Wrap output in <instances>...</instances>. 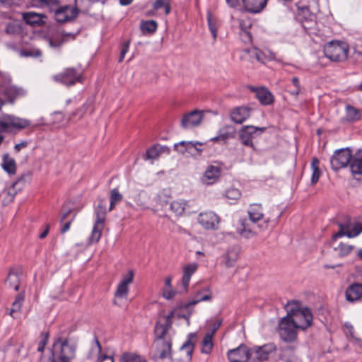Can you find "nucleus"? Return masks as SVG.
<instances>
[{
  "label": "nucleus",
  "mask_w": 362,
  "mask_h": 362,
  "mask_svg": "<svg viewBox=\"0 0 362 362\" xmlns=\"http://www.w3.org/2000/svg\"><path fill=\"white\" fill-rule=\"evenodd\" d=\"M76 347V343L70 338L69 333L59 332L53 343L50 362H71Z\"/></svg>",
  "instance_id": "nucleus-1"
},
{
  "label": "nucleus",
  "mask_w": 362,
  "mask_h": 362,
  "mask_svg": "<svg viewBox=\"0 0 362 362\" xmlns=\"http://www.w3.org/2000/svg\"><path fill=\"white\" fill-rule=\"evenodd\" d=\"M153 358L156 361L168 360L172 362V339L163 327L154 328Z\"/></svg>",
  "instance_id": "nucleus-2"
},
{
  "label": "nucleus",
  "mask_w": 362,
  "mask_h": 362,
  "mask_svg": "<svg viewBox=\"0 0 362 362\" xmlns=\"http://www.w3.org/2000/svg\"><path fill=\"white\" fill-rule=\"evenodd\" d=\"M324 53L332 62H344L348 57L349 46L343 41L332 40L325 45Z\"/></svg>",
  "instance_id": "nucleus-3"
},
{
  "label": "nucleus",
  "mask_w": 362,
  "mask_h": 362,
  "mask_svg": "<svg viewBox=\"0 0 362 362\" xmlns=\"http://www.w3.org/2000/svg\"><path fill=\"white\" fill-rule=\"evenodd\" d=\"M287 315L298 329L304 330L312 325L313 315L308 308L287 309Z\"/></svg>",
  "instance_id": "nucleus-4"
},
{
  "label": "nucleus",
  "mask_w": 362,
  "mask_h": 362,
  "mask_svg": "<svg viewBox=\"0 0 362 362\" xmlns=\"http://www.w3.org/2000/svg\"><path fill=\"white\" fill-rule=\"evenodd\" d=\"M106 213L105 202L101 200L95 209L96 220L90 236V242L91 243H98L100 239L102 231L104 228Z\"/></svg>",
  "instance_id": "nucleus-5"
},
{
  "label": "nucleus",
  "mask_w": 362,
  "mask_h": 362,
  "mask_svg": "<svg viewBox=\"0 0 362 362\" xmlns=\"http://www.w3.org/2000/svg\"><path fill=\"white\" fill-rule=\"evenodd\" d=\"M19 93L20 90L11 85L10 76L0 71V94L4 95L7 100L12 103L19 95ZM4 103V101L0 98V110Z\"/></svg>",
  "instance_id": "nucleus-6"
},
{
  "label": "nucleus",
  "mask_w": 362,
  "mask_h": 362,
  "mask_svg": "<svg viewBox=\"0 0 362 362\" xmlns=\"http://www.w3.org/2000/svg\"><path fill=\"white\" fill-rule=\"evenodd\" d=\"M352 151L350 148L336 150L330 158L331 168L334 171L346 168L352 158Z\"/></svg>",
  "instance_id": "nucleus-7"
},
{
  "label": "nucleus",
  "mask_w": 362,
  "mask_h": 362,
  "mask_svg": "<svg viewBox=\"0 0 362 362\" xmlns=\"http://www.w3.org/2000/svg\"><path fill=\"white\" fill-rule=\"evenodd\" d=\"M266 130V127H257L252 125L242 127L239 131V139L244 146L255 148L252 139Z\"/></svg>",
  "instance_id": "nucleus-8"
},
{
  "label": "nucleus",
  "mask_w": 362,
  "mask_h": 362,
  "mask_svg": "<svg viewBox=\"0 0 362 362\" xmlns=\"http://www.w3.org/2000/svg\"><path fill=\"white\" fill-rule=\"evenodd\" d=\"M298 329L290 316L284 317L279 322V334L281 338L286 342H291L296 339Z\"/></svg>",
  "instance_id": "nucleus-9"
},
{
  "label": "nucleus",
  "mask_w": 362,
  "mask_h": 362,
  "mask_svg": "<svg viewBox=\"0 0 362 362\" xmlns=\"http://www.w3.org/2000/svg\"><path fill=\"white\" fill-rule=\"evenodd\" d=\"M30 125V122L28 119L15 117L11 115H4L0 118L1 132H8L9 127L18 129H25Z\"/></svg>",
  "instance_id": "nucleus-10"
},
{
  "label": "nucleus",
  "mask_w": 362,
  "mask_h": 362,
  "mask_svg": "<svg viewBox=\"0 0 362 362\" xmlns=\"http://www.w3.org/2000/svg\"><path fill=\"white\" fill-rule=\"evenodd\" d=\"M101 349V345L97 337H95L91 346L80 353L76 358V362H95L98 360Z\"/></svg>",
  "instance_id": "nucleus-11"
},
{
  "label": "nucleus",
  "mask_w": 362,
  "mask_h": 362,
  "mask_svg": "<svg viewBox=\"0 0 362 362\" xmlns=\"http://www.w3.org/2000/svg\"><path fill=\"white\" fill-rule=\"evenodd\" d=\"M276 351L273 344H264L262 346H255L250 349V360L252 362L267 361L272 354Z\"/></svg>",
  "instance_id": "nucleus-12"
},
{
  "label": "nucleus",
  "mask_w": 362,
  "mask_h": 362,
  "mask_svg": "<svg viewBox=\"0 0 362 362\" xmlns=\"http://www.w3.org/2000/svg\"><path fill=\"white\" fill-rule=\"evenodd\" d=\"M219 222V217L212 211L200 213L198 216V223L206 230H216Z\"/></svg>",
  "instance_id": "nucleus-13"
},
{
  "label": "nucleus",
  "mask_w": 362,
  "mask_h": 362,
  "mask_svg": "<svg viewBox=\"0 0 362 362\" xmlns=\"http://www.w3.org/2000/svg\"><path fill=\"white\" fill-rule=\"evenodd\" d=\"M78 10L76 7L64 6L55 9V20L59 23H64L74 20L77 17Z\"/></svg>",
  "instance_id": "nucleus-14"
},
{
  "label": "nucleus",
  "mask_w": 362,
  "mask_h": 362,
  "mask_svg": "<svg viewBox=\"0 0 362 362\" xmlns=\"http://www.w3.org/2000/svg\"><path fill=\"white\" fill-rule=\"evenodd\" d=\"M54 80L66 86H72L76 82H81V76L74 68H67L62 73L54 76Z\"/></svg>",
  "instance_id": "nucleus-15"
},
{
  "label": "nucleus",
  "mask_w": 362,
  "mask_h": 362,
  "mask_svg": "<svg viewBox=\"0 0 362 362\" xmlns=\"http://www.w3.org/2000/svg\"><path fill=\"white\" fill-rule=\"evenodd\" d=\"M227 356L230 362H247L250 359V349L243 344L235 349L229 350Z\"/></svg>",
  "instance_id": "nucleus-16"
},
{
  "label": "nucleus",
  "mask_w": 362,
  "mask_h": 362,
  "mask_svg": "<svg viewBox=\"0 0 362 362\" xmlns=\"http://www.w3.org/2000/svg\"><path fill=\"white\" fill-rule=\"evenodd\" d=\"M339 230L332 236L334 240L344 235L354 238L362 232V223L361 222L354 223L351 228H349L348 225L343 223H339Z\"/></svg>",
  "instance_id": "nucleus-17"
},
{
  "label": "nucleus",
  "mask_w": 362,
  "mask_h": 362,
  "mask_svg": "<svg viewBox=\"0 0 362 362\" xmlns=\"http://www.w3.org/2000/svg\"><path fill=\"white\" fill-rule=\"evenodd\" d=\"M204 117V112L194 110L187 114H185L182 120L181 126L185 128H190L199 125Z\"/></svg>",
  "instance_id": "nucleus-18"
},
{
  "label": "nucleus",
  "mask_w": 362,
  "mask_h": 362,
  "mask_svg": "<svg viewBox=\"0 0 362 362\" xmlns=\"http://www.w3.org/2000/svg\"><path fill=\"white\" fill-rule=\"evenodd\" d=\"M221 173V170L219 167L210 165L202 177V182L207 185H213L219 180Z\"/></svg>",
  "instance_id": "nucleus-19"
},
{
  "label": "nucleus",
  "mask_w": 362,
  "mask_h": 362,
  "mask_svg": "<svg viewBox=\"0 0 362 362\" xmlns=\"http://www.w3.org/2000/svg\"><path fill=\"white\" fill-rule=\"evenodd\" d=\"M22 274V269L20 267H13L9 270L5 284L9 288L18 291L20 286V276Z\"/></svg>",
  "instance_id": "nucleus-20"
},
{
  "label": "nucleus",
  "mask_w": 362,
  "mask_h": 362,
  "mask_svg": "<svg viewBox=\"0 0 362 362\" xmlns=\"http://www.w3.org/2000/svg\"><path fill=\"white\" fill-rule=\"evenodd\" d=\"M250 108L245 106L237 107L230 111V119L236 124H242L250 117Z\"/></svg>",
  "instance_id": "nucleus-21"
},
{
  "label": "nucleus",
  "mask_w": 362,
  "mask_h": 362,
  "mask_svg": "<svg viewBox=\"0 0 362 362\" xmlns=\"http://www.w3.org/2000/svg\"><path fill=\"white\" fill-rule=\"evenodd\" d=\"M250 90L256 93V98L262 105H269L274 103V95L267 88L251 87Z\"/></svg>",
  "instance_id": "nucleus-22"
},
{
  "label": "nucleus",
  "mask_w": 362,
  "mask_h": 362,
  "mask_svg": "<svg viewBox=\"0 0 362 362\" xmlns=\"http://www.w3.org/2000/svg\"><path fill=\"white\" fill-rule=\"evenodd\" d=\"M25 175L21 176L16 182H13L11 186L4 189L0 194V198L3 205H8L11 203L17 194L16 186L24 179Z\"/></svg>",
  "instance_id": "nucleus-23"
},
{
  "label": "nucleus",
  "mask_w": 362,
  "mask_h": 362,
  "mask_svg": "<svg viewBox=\"0 0 362 362\" xmlns=\"http://www.w3.org/2000/svg\"><path fill=\"white\" fill-rule=\"evenodd\" d=\"M243 7L250 13H259L267 6L268 0H242Z\"/></svg>",
  "instance_id": "nucleus-24"
},
{
  "label": "nucleus",
  "mask_w": 362,
  "mask_h": 362,
  "mask_svg": "<svg viewBox=\"0 0 362 362\" xmlns=\"http://www.w3.org/2000/svg\"><path fill=\"white\" fill-rule=\"evenodd\" d=\"M236 129L232 125H226L219 130L218 134L211 139L213 141H222L226 144L227 141L235 136Z\"/></svg>",
  "instance_id": "nucleus-25"
},
{
  "label": "nucleus",
  "mask_w": 362,
  "mask_h": 362,
  "mask_svg": "<svg viewBox=\"0 0 362 362\" xmlns=\"http://www.w3.org/2000/svg\"><path fill=\"white\" fill-rule=\"evenodd\" d=\"M212 298L211 292L209 288H204L202 291H197L195 295V299L182 305L185 309H189L201 301L211 300Z\"/></svg>",
  "instance_id": "nucleus-26"
},
{
  "label": "nucleus",
  "mask_w": 362,
  "mask_h": 362,
  "mask_svg": "<svg viewBox=\"0 0 362 362\" xmlns=\"http://www.w3.org/2000/svg\"><path fill=\"white\" fill-rule=\"evenodd\" d=\"M346 298L350 302L362 300V284L356 283L350 285L346 290Z\"/></svg>",
  "instance_id": "nucleus-27"
},
{
  "label": "nucleus",
  "mask_w": 362,
  "mask_h": 362,
  "mask_svg": "<svg viewBox=\"0 0 362 362\" xmlns=\"http://www.w3.org/2000/svg\"><path fill=\"white\" fill-rule=\"evenodd\" d=\"M349 167L353 175H362V148L358 149L352 156Z\"/></svg>",
  "instance_id": "nucleus-28"
},
{
  "label": "nucleus",
  "mask_w": 362,
  "mask_h": 362,
  "mask_svg": "<svg viewBox=\"0 0 362 362\" xmlns=\"http://www.w3.org/2000/svg\"><path fill=\"white\" fill-rule=\"evenodd\" d=\"M196 341H197V333H195V332L189 333L187 335V340L180 347L181 351H185L189 360H191L192 358V354L194 352Z\"/></svg>",
  "instance_id": "nucleus-29"
},
{
  "label": "nucleus",
  "mask_w": 362,
  "mask_h": 362,
  "mask_svg": "<svg viewBox=\"0 0 362 362\" xmlns=\"http://www.w3.org/2000/svg\"><path fill=\"white\" fill-rule=\"evenodd\" d=\"M23 18L27 24L40 25L45 23L43 19L46 18V16L35 12H27L23 14Z\"/></svg>",
  "instance_id": "nucleus-30"
},
{
  "label": "nucleus",
  "mask_w": 362,
  "mask_h": 362,
  "mask_svg": "<svg viewBox=\"0 0 362 362\" xmlns=\"http://www.w3.org/2000/svg\"><path fill=\"white\" fill-rule=\"evenodd\" d=\"M180 144L185 146L187 153L194 156H200L203 151L202 146L204 145V143L199 141H182L180 142Z\"/></svg>",
  "instance_id": "nucleus-31"
},
{
  "label": "nucleus",
  "mask_w": 362,
  "mask_h": 362,
  "mask_svg": "<svg viewBox=\"0 0 362 362\" xmlns=\"http://www.w3.org/2000/svg\"><path fill=\"white\" fill-rule=\"evenodd\" d=\"M175 310H171L167 315L160 317L155 325V329L163 327L165 331L169 332L172 328L173 318L174 317Z\"/></svg>",
  "instance_id": "nucleus-32"
},
{
  "label": "nucleus",
  "mask_w": 362,
  "mask_h": 362,
  "mask_svg": "<svg viewBox=\"0 0 362 362\" xmlns=\"http://www.w3.org/2000/svg\"><path fill=\"white\" fill-rule=\"evenodd\" d=\"M237 230L240 235L246 238H251L255 235L251 228L249 220L247 218H242L239 221Z\"/></svg>",
  "instance_id": "nucleus-33"
},
{
  "label": "nucleus",
  "mask_w": 362,
  "mask_h": 362,
  "mask_svg": "<svg viewBox=\"0 0 362 362\" xmlns=\"http://www.w3.org/2000/svg\"><path fill=\"white\" fill-rule=\"evenodd\" d=\"M197 264L196 263L187 264L183 268V276L182 278V284L185 290L187 289L192 275L196 272Z\"/></svg>",
  "instance_id": "nucleus-34"
},
{
  "label": "nucleus",
  "mask_w": 362,
  "mask_h": 362,
  "mask_svg": "<svg viewBox=\"0 0 362 362\" xmlns=\"http://www.w3.org/2000/svg\"><path fill=\"white\" fill-rule=\"evenodd\" d=\"M2 168L9 175H14L16 172V163L14 158L9 156L8 153L3 156L2 163L1 164Z\"/></svg>",
  "instance_id": "nucleus-35"
},
{
  "label": "nucleus",
  "mask_w": 362,
  "mask_h": 362,
  "mask_svg": "<svg viewBox=\"0 0 362 362\" xmlns=\"http://www.w3.org/2000/svg\"><path fill=\"white\" fill-rule=\"evenodd\" d=\"M223 258L224 264L226 267H231L234 266L238 258V249L237 247H232L229 249L227 252L223 255Z\"/></svg>",
  "instance_id": "nucleus-36"
},
{
  "label": "nucleus",
  "mask_w": 362,
  "mask_h": 362,
  "mask_svg": "<svg viewBox=\"0 0 362 362\" xmlns=\"http://www.w3.org/2000/svg\"><path fill=\"white\" fill-rule=\"evenodd\" d=\"M248 215L250 217V220L256 223L257 221L261 220L264 214L262 211V208L260 204H252L248 210Z\"/></svg>",
  "instance_id": "nucleus-37"
},
{
  "label": "nucleus",
  "mask_w": 362,
  "mask_h": 362,
  "mask_svg": "<svg viewBox=\"0 0 362 362\" xmlns=\"http://www.w3.org/2000/svg\"><path fill=\"white\" fill-rule=\"evenodd\" d=\"M214 348L213 335L206 333L201 341V353L204 354H210Z\"/></svg>",
  "instance_id": "nucleus-38"
},
{
  "label": "nucleus",
  "mask_w": 362,
  "mask_h": 362,
  "mask_svg": "<svg viewBox=\"0 0 362 362\" xmlns=\"http://www.w3.org/2000/svg\"><path fill=\"white\" fill-rule=\"evenodd\" d=\"M360 110L352 105L346 106L345 120L349 122H354L361 119Z\"/></svg>",
  "instance_id": "nucleus-39"
},
{
  "label": "nucleus",
  "mask_w": 362,
  "mask_h": 362,
  "mask_svg": "<svg viewBox=\"0 0 362 362\" xmlns=\"http://www.w3.org/2000/svg\"><path fill=\"white\" fill-rule=\"evenodd\" d=\"M320 160L317 158L314 157L312 159L311 162V170H312V176H311V184L312 185H315L321 175V171L319 168Z\"/></svg>",
  "instance_id": "nucleus-40"
},
{
  "label": "nucleus",
  "mask_w": 362,
  "mask_h": 362,
  "mask_svg": "<svg viewBox=\"0 0 362 362\" xmlns=\"http://www.w3.org/2000/svg\"><path fill=\"white\" fill-rule=\"evenodd\" d=\"M166 148L165 146H160L159 145H153L152 147L146 151V159H156L160 153Z\"/></svg>",
  "instance_id": "nucleus-41"
},
{
  "label": "nucleus",
  "mask_w": 362,
  "mask_h": 362,
  "mask_svg": "<svg viewBox=\"0 0 362 362\" xmlns=\"http://www.w3.org/2000/svg\"><path fill=\"white\" fill-rule=\"evenodd\" d=\"M207 22L209 29L213 36L214 40H215L217 37V22L216 18L213 16L211 12L209 11L207 12Z\"/></svg>",
  "instance_id": "nucleus-42"
},
{
  "label": "nucleus",
  "mask_w": 362,
  "mask_h": 362,
  "mask_svg": "<svg viewBox=\"0 0 362 362\" xmlns=\"http://www.w3.org/2000/svg\"><path fill=\"white\" fill-rule=\"evenodd\" d=\"M140 28L144 33H153L157 30L158 23L153 20L142 21Z\"/></svg>",
  "instance_id": "nucleus-43"
},
{
  "label": "nucleus",
  "mask_w": 362,
  "mask_h": 362,
  "mask_svg": "<svg viewBox=\"0 0 362 362\" xmlns=\"http://www.w3.org/2000/svg\"><path fill=\"white\" fill-rule=\"evenodd\" d=\"M123 199V196L121 193L119 192L117 188H114L110 192V211H112L115 209V205L120 202Z\"/></svg>",
  "instance_id": "nucleus-44"
},
{
  "label": "nucleus",
  "mask_w": 362,
  "mask_h": 362,
  "mask_svg": "<svg viewBox=\"0 0 362 362\" xmlns=\"http://www.w3.org/2000/svg\"><path fill=\"white\" fill-rule=\"evenodd\" d=\"M239 26H240V28L241 31L243 32V34H244L245 35V36H241L243 40L245 42H251L252 41V36H251L250 33L248 30V28L251 26V24L250 23H247L244 20H240L239 21Z\"/></svg>",
  "instance_id": "nucleus-45"
},
{
  "label": "nucleus",
  "mask_w": 362,
  "mask_h": 362,
  "mask_svg": "<svg viewBox=\"0 0 362 362\" xmlns=\"http://www.w3.org/2000/svg\"><path fill=\"white\" fill-rule=\"evenodd\" d=\"M122 362H147L146 359L134 353H124L121 357Z\"/></svg>",
  "instance_id": "nucleus-46"
},
{
  "label": "nucleus",
  "mask_w": 362,
  "mask_h": 362,
  "mask_svg": "<svg viewBox=\"0 0 362 362\" xmlns=\"http://www.w3.org/2000/svg\"><path fill=\"white\" fill-rule=\"evenodd\" d=\"M185 206L186 204L182 201H174L170 204V209L176 215L180 216L185 211Z\"/></svg>",
  "instance_id": "nucleus-47"
},
{
  "label": "nucleus",
  "mask_w": 362,
  "mask_h": 362,
  "mask_svg": "<svg viewBox=\"0 0 362 362\" xmlns=\"http://www.w3.org/2000/svg\"><path fill=\"white\" fill-rule=\"evenodd\" d=\"M353 246L349 244L341 243L337 247L334 248L340 257L347 256L353 250Z\"/></svg>",
  "instance_id": "nucleus-48"
},
{
  "label": "nucleus",
  "mask_w": 362,
  "mask_h": 362,
  "mask_svg": "<svg viewBox=\"0 0 362 362\" xmlns=\"http://www.w3.org/2000/svg\"><path fill=\"white\" fill-rule=\"evenodd\" d=\"M23 298L22 296H21L20 295H18L16 297V300L15 301L12 303V307L10 309V311L8 313L9 315H11L12 317H15V315L14 314L17 312H19L21 308V305H22V303H23Z\"/></svg>",
  "instance_id": "nucleus-49"
},
{
  "label": "nucleus",
  "mask_w": 362,
  "mask_h": 362,
  "mask_svg": "<svg viewBox=\"0 0 362 362\" xmlns=\"http://www.w3.org/2000/svg\"><path fill=\"white\" fill-rule=\"evenodd\" d=\"M225 196L228 199L236 201L240 197L241 193L238 189L231 187L226 191Z\"/></svg>",
  "instance_id": "nucleus-50"
},
{
  "label": "nucleus",
  "mask_w": 362,
  "mask_h": 362,
  "mask_svg": "<svg viewBox=\"0 0 362 362\" xmlns=\"http://www.w3.org/2000/svg\"><path fill=\"white\" fill-rule=\"evenodd\" d=\"M49 339V332H42L40 334V340L38 342L37 350L40 353H43L45 348L47 344Z\"/></svg>",
  "instance_id": "nucleus-51"
},
{
  "label": "nucleus",
  "mask_w": 362,
  "mask_h": 362,
  "mask_svg": "<svg viewBox=\"0 0 362 362\" xmlns=\"http://www.w3.org/2000/svg\"><path fill=\"white\" fill-rule=\"evenodd\" d=\"M153 7L155 10L164 8L165 15H168L171 11L170 1L160 2V1H156L153 4Z\"/></svg>",
  "instance_id": "nucleus-52"
},
{
  "label": "nucleus",
  "mask_w": 362,
  "mask_h": 362,
  "mask_svg": "<svg viewBox=\"0 0 362 362\" xmlns=\"http://www.w3.org/2000/svg\"><path fill=\"white\" fill-rule=\"evenodd\" d=\"M128 291V285L121 281L116 290L115 296L118 298H123L127 294Z\"/></svg>",
  "instance_id": "nucleus-53"
},
{
  "label": "nucleus",
  "mask_w": 362,
  "mask_h": 362,
  "mask_svg": "<svg viewBox=\"0 0 362 362\" xmlns=\"http://www.w3.org/2000/svg\"><path fill=\"white\" fill-rule=\"evenodd\" d=\"M252 56L254 57L258 62L262 64H265L267 57L261 50L255 48L252 51Z\"/></svg>",
  "instance_id": "nucleus-54"
},
{
  "label": "nucleus",
  "mask_w": 362,
  "mask_h": 362,
  "mask_svg": "<svg viewBox=\"0 0 362 362\" xmlns=\"http://www.w3.org/2000/svg\"><path fill=\"white\" fill-rule=\"evenodd\" d=\"M20 54L21 57H40L42 55V52L39 49H35V50H21L20 52Z\"/></svg>",
  "instance_id": "nucleus-55"
},
{
  "label": "nucleus",
  "mask_w": 362,
  "mask_h": 362,
  "mask_svg": "<svg viewBox=\"0 0 362 362\" xmlns=\"http://www.w3.org/2000/svg\"><path fill=\"white\" fill-rule=\"evenodd\" d=\"M59 0H43L40 4V6H46L51 9H56L59 7Z\"/></svg>",
  "instance_id": "nucleus-56"
},
{
  "label": "nucleus",
  "mask_w": 362,
  "mask_h": 362,
  "mask_svg": "<svg viewBox=\"0 0 362 362\" xmlns=\"http://www.w3.org/2000/svg\"><path fill=\"white\" fill-rule=\"evenodd\" d=\"M129 41L124 42L122 46V48L120 50V54H119V57L118 59V62L119 63H121L124 60V59L125 57V54L129 51Z\"/></svg>",
  "instance_id": "nucleus-57"
},
{
  "label": "nucleus",
  "mask_w": 362,
  "mask_h": 362,
  "mask_svg": "<svg viewBox=\"0 0 362 362\" xmlns=\"http://www.w3.org/2000/svg\"><path fill=\"white\" fill-rule=\"evenodd\" d=\"M79 31H77L76 33H70V32H66L62 31V38L64 40V42H67L69 40H74L76 37V35L78 34Z\"/></svg>",
  "instance_id": "nucleus-58"
},
{
  "label": "nucleus",
  "mask_w": 362,
  "mask_h": 362,
  "mask_svg": "<svg viewBox=\"0 0 362 362\" xmlns=\"http://www.w3.org/2000/svg\"><path fill=\"white\" fill-rule=\"evenodd\" d=\"M175 295V292L172 289V288H169L168 287H165L163 290V296L166 299H171Z\"/></svg>",
  "instance_id": "nucleus-59"
},
{
  "label": "nucleus",
  "mask_w": 362,
  "mask_h": 362,
  "mask_svg": "<svg viewBox=\"0 0 362 362\" xmlns=\"http://www.w3.org/2000/svg\"><path fill=\"white\" fill-rule=\"evenodd\" d=\"M86 110L87 106L86 104H84L81 107L76 109L74 112H73L71 114V117L78 115L79 117H81L83 115V114L86 112Z\"/></svg>",
  "instance_id": "nucleus-60"
},
{
  "label": "nucleus",
  "mask_w": 362,
  "mask_h": 362,
  "mask_svg": "<svg viewBox=\"0 0 362 362\" xmlns=\"http://www.w3.org/2000/svg\"><path fill=\"white\" fill-rule=\"evenodd\" d=\"M64 42V40H63L62 37L59 39H51L49 40V45L52 47H59Z\"/></svg>",
  "instance_id": "nucleus-61"
},
{
  "label": "nucleus",
  "mask_w": 362,
  "mask_h": 362,
  "mask_svg": "<svg viewBox=\"0 0 362 362\" xmlns=\"http://www.w3.org/2000/svg\"><path fill=\"white\" fill-rule=\"evenodd\" d=\"M134 279V272L133 270H129L128 272V274L123 277L122 282L124 283L125 284L129 285L130 283L132 282Z\"/></svg>",
  "instance_id": "nucleus-62"
},
{
  "label": "nucleus",
  "mask_w": 362,
  "mask_h": 362,
  "mask_svg": "<svg viewBox=\"0 0 362 362\" xmlns=\"http://www.w3.org/2000/svg\"><path fill=\"white\" fill-rule=\"evenodd\" d=\"M72 210L71 209H66L65 206L62 207V211L60 217V222L62 223L68 216L71 213Z\"/></svg>",
  "instance_id": "nucleus-63"
},
{
  "label": "nucleus",
  "mask_w": 362,
  "mask_h": 362,
  "mask_svg": "<svg viewBox=\"0 0 362 362\" xmlns=\"http://www.w3.org/2000/svg\"><path fill=\"white\" fill-rule=\"evenodd\" d=\"M174 150L182 155H185L186 153H187V150L185 149V146L180 144V142L174 145Z\"/></svg>",
  "instance_id": "nucleus-64"
}]
</instances>
